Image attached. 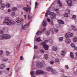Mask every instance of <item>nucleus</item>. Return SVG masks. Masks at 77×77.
<instances>
[{"label":"nucleus","mask_w":77,"mask_h":77,"mask_svg":"<svg viewBox=\"0 0 77 77\" xmlns=\"http://www.w3.org/2000/svg\"><path fill=\"white\" fill-rule=\"evenodd\" d=\"M42 46L46 50H48V45H47L45 43H42Z\"/></svg>","instance_id":"nucleus-9"},{"label":"nucleus","mask_w":77,"mask_h":77,"mask_svg":"<svg viewBox=\"0 0 77 77\" xmlns=\"http://www.w3.org/2000/svg\"><path fill=\"white\" fill-rule=\"evenodd\" d=\"M2 73H3V72L2 71H0V75H1Z\"/></svg>","instance_id":"nucleus-62"},{"label":"nucleus","mask_w":77,"mask_h":77,"mask_svg":"<svg viewBox=\"0 0 77 77\" xmlns=\"http://www.w3.org/2000/svg\"><path fill=\"white\" fill-rule=\"evenodd\" d=\"M42 24H43V26H44V27H45V26H47V23L46 20H44L43 22L42 23Z\"/></svg>","instance_id":"nucleus-18"},{"label":"nucleus","mask_w":77,"mask_h":77,"mask_svg":"<svg viewBox=\"0 0 77 77\" xmlns=\"http://www.w3.org/2000/svg\"><path fill=\"white\" fill-rule=\"evenodd\" d=\"M45 72L43 70H38L36 71L35 74L36 75L41 74H44Z\"/></svg>","instance_id":"nucleus-7"},{"label":"nucleus","mask_w":77,"mask_h":77,"mask_svg":"<svg viewBox=\"0 0 77 77\" xmlns=\"http://www.w3.org/2000/svg\"><path fill=\"white\" fill-rule=\"evenodd\" d=\"M54 32H55V33H57L58 32V29H54Z\"/></svg>","instance_id":"nucleus-47"},{"label":"nucleus","mask_w":77,"mask_h":77,"mask_svg":"<svg viewBox=\"0 0 77 77\" xmlns=\"http://www.w3.org/2000/svg\"><path fill=\"white\" fill-rule=\"evenodd\" d=\"M17 8L16 7H14V8H13L12 9V11H17Z\"/></svg>","instance_id":"nucleus-30"},{"label":"nucleus","mask_w":77,"mask_h":77,"mask_svg":"<svg viewBox=\"0 0 77 77\" xmlns=\"http://www.w3.org/2000/svg\"><path fill=\"white\" fill-rule=\"evenodd\" d=\"M53 74H56V73H57V71L55 69H53V71L51 72Z\"/></svg>","instance_id":"nucleus-34"},{"label":"nucleus","mask_w":77,"mask_h":77,"mask_svg":"<svg viewBox=\"0 0 77 77\" xmlns=\"http://www.w3.org/2000/svg\"><path fill=\"white\" fill-rule=\"evenodd\" d=\"M54 63V62L53 61H51L50 62V63L51 65H53V63Z\"/></svg>","instance_id":"nucleus-46"},{"label":"nucleus","mask_w":77,"mask_h":77,"mask_svg":"<svg viewBox=\"0 0 77 77\" xmlns=\"http://www.w3.org/2000/svg\"><path fill=\"white\" fill-rule=\"evenodd\" d=\"M9 69H10V68H6V70H7V71H9Z\"/></svg>","instance_id":"nucleus-56"},{"label":"nucleus","mask_w":77,"mask_h":77,"mask_svg":"<svg viewBox=\"0 0 77 77\" xmlns=\"http://www.w3.org/2000/svg\"><path fill=\"white\" fill-rule=\"evenodd\" d=\"M11 38V36L9 34H4L0 36V40H2L4 39H10Z\"/></svg>","instance_id":"nucleus-3"},{"label":"nucleus","mask_w":77,"mask_h":77,"mask_svg":"<svg viewBox=\"0 0 77 77\" xmlns=\"http://www.w3.org/2000/svg\"><path fill=\"white\" fill-rule=\"evenodd\" d=\"M66 38L65 40V42L66 44H69L71 42V40L69 38Z\"/></svg>","instance_id":"nucleus-13"},{"label":"nucleus","mask_w":77,"mask_h":77,"mask_svg":"<svg viewBox=\"0 0 77 77\" xmlns=\"http://www.w3.org/2000/svg\"><path fill=\"white\" fill-rule=\"evenodd\" d=\"M47 20L49 23H50V22H51V20H50V19H49V18H47Z\"/></svg>","instance_id":"nucleus-49"},{"label":"nucleus","mask_w":77,"mask_h":77,"mask_svg":"<svg viewBox=\"0 0 77 77\" xmlns=\"http://www.w3.org/2000/svg\"><path fill=\"white\" fill-rule=\"evenodd\" d=\"M3 3V1H2L1 0H0V4H2Z\"/></svg>","instance_id":"nucleus-61"},{"label":"nucleus","mask_w":77,"mask_h":77,"mask_svg":"<svg viewBox=\"0 0 77 77\" xmlns=\"http://www.w3.org/2000/svg\"><path fill=\"white\" fill-rule=\"evenodd\" d=\"M72 18L73 20H74L75 22H77V19L76 18V16H75V15H73Z\"/></svg>","instance_id":"nucleus-16"},{"label":"nucleus","mask_w":77,"mask_h":77,"mask_svg":"<svg viewBox=\"0 0 77 77\" xmlns=\"http://www.w3.org/2000/svg\"><path fill=\"white\" fill-rule=\"evenodd\" d=\"M60 71H61L62 72H64L65 71H64L63 69H61V70H60Z\"/></svg>","instance_id":"nucleus-54"},{"label":"nucleus","mask_w":77,"mask_h":77,"mask_svg":"<svg viewBox=\"0 0 77 77\" xmlns=\"http://www.w3.org/2000/svg\"><path fill=\"white\" fill-rule=\"evenodd\" d=\"M28 25H25L23 27V30H26V29H27Z\"/></svg>","instance_id":"nucleus-21"},{"label":"nucleus","mask_w":77,"mask_h":77,"mask_svg":"<svg viewBox=\"0 0 77 77\" xmlns=\"http://www.w3.org/2000/svg\"><path fill=\"white\" fill-rule=\"evenodd\" d=\"M6 7V5L4 4H2L1 5V7L0 8V9L1 10H3L4 8Z\"/></svg>","instance_id":"nucleus-12"},{"label":"nucleus","mask_w":77,"mask_h":77,"mask_svg":"<svg viewBox=\"0 0 77 77\" xmlns=\"http://www.w3.org/2000/svg\"><path fill=\"white\" fill-rule=\"evenodd\" d=\"M63 40V37H60L59 38V41L60 42H62Z\"/></svg>","instance_id":"nucleus-23"},{"label":"nucleus","mask_w":77,"mask_h":77,"mask_svg":"<svg viewBox=\"0 0 77 77\" xmlns=\"http://www.w3.org/2000/svg\"><path fill=\"white\" fill-rule=\"evenodd\" d=\"M38 5V3H37V2H35V9H36V8H37V6Z\"/></svg>","instance_id":"nucleus-41"},{"label":"nucleus","mask_w":77,"mask_h":77,"mask_svg":"<svg viewBox=\"0 0 77 77\" xmlns=\"http://www.w3.org/2000/svg\"><path fill=\"white\" fill-rule=\"evenodd\" d=\"M42 33V32L41 31H38L36 33V35H41V33Z\"/></svg>","instance_id":"nucleus-35"},{"label":"nucleus","mask_w":77,"mask_h":77,"mask_svg":"<svg viewBox=\"0 0 77 77\" xmlns=\"http://www.w3.org/2000/svg\"><path fill=\"white\" fill-rule=\"evenodd\" d=\"M34 48L35 49H37V48H38V47L37 46H36V45H35L34 46Z\"/></svg>","instance_id":"nucleus-53"},{"label":"nucleus","mask_w":77,"mask_h":77,"mask_svg":"<svg viewBox=\"0 0 77 77\" xmlns=\"http://www.w3.org/2000/svg\"><path fill=\"white\" fill-rule=\"evenodd\" d=\"M52 48L54 51H56V50H57V47L53 46Z\"/></svg>","instance_id":"nucleus-24"},{"label":"nucleus","mask_w":77,"mask_h":77,"mask_svg":"<svg viewBox=\"0 0 77 77\" xmlns=\"http://www.w3.org/2000/svg\"><path fill=\"white\" fill-rule=\"evenodd\" d=\"M47 42H48V41L47 40H45L44 42H42V44H46V43H47Z\"/></svg>","instance_id":"nucleus-44"},{"label":"nucleus","mask_w":77,"mask_h":77,"mask_svg":"<svg viewBox=\"0 0 77 77\" xmlns=\"http://www.w3.org/2000/svg\"><path fill=\"white\" fill-rule=\"evenodd\" d=\"M31 18V16L28 15V20H30Z\"/></svg>","instance_id":"nucleus-52"},{"label":"nucleus","mask_w":77,"mask_h":77,"mask_svg":"<svg viewBox=\"0 0 77 77\" xmlns=\"http://www.w3.org/2000/svg\"><path fill=\"white\" fill-rule=\"evenodd\" d=\"M20 44H19L18 45L17 48H19V47H20Z\"/></svg>","instance_id":"nucleus-59"},{"label":"nucleus","mask_w":77,"mask_h":77,"mask_svg":"<svg viewBox=\"0 0 77 77\" xmlns=\"http://www.w3.org/2000/svg\"><path fill=\"white\" fill-rule=\"evenodd\" d=\"M5 64H2L0 66V69H3L5 68Z\"/></svg>","instance_id":"nucleus-19"},{"label":"nucleus","mask_w":77,"mask_h":77,"mask_svg":"<svg viewBox=\"0 0 77 77\" xmlns=\"http://www.w3.org/2000/svg\"><path fill=\"white\" fill-rule=\"evenodd\" d=\"M48 15H50V17L51 20H53L54 18L56 17V14L53 12H50V11H48L45 14V16L46 17H48Z\"/></svg>","instance_id":"nucleus-2"},{"label":"nucleus","mask_w":77,"mask_h":77,"mask_svg":"<svg viewBox=\"0 0 77 77\" xmlns=\"http://www.w3.org/2000/svg\"><path fill=\"white\" fill-rule=\"evenodd\" d=\"M71 27L72 29V30H73V31H76V28L75 27V26H74V25H72Z\"/></svg>","instance_id":"nucleus-20"},{"label":"nucleus","mask_w":77,"mask_h":77,"mask_svg":"<svg viewBox=\"0 0 77 77\" xmlns=\"http://www.w3.org/2000/svg\"><path fill=\"white\" fill-rule=\"evenodd\" d=\"M3 54V51L1 50L0 51V56H2Z\"/></svg>","instance_id":"nucleus-37"},{"label":"nucleus","mask_w":77,"mask_h":77,"mask_svg":"<svg viewBox=\"0 0 77 77\" xmlns=\"http://www.w3.org/2000/svg\"><path fill=\"white\" fill-rule=\"evenodd\" d=\"M55 62H60L59 59H56L55 60Z\"/></svg>","instance_id":"nucleus-43"},{"label":"nucleus","mask_w":77,"mask_h":77,"mask_svg":"<svg viewBox=\"0 0 77 77\" xmlns=\"http://www.w3.org/2000/svg\"><path fill=\"white\" fill-rule=\"evenodd\" d=\"M52 32V33H53V29H51V30L50 31H48L46 32L45 34L47 35V36H48V35H50V32Z\"/></svg>","instance_id":"nucleus-10"},{"label":"nucleus","mask_w":77,"mask_h":77,"mask_svg":"<svg viewBox=\"0 0 77 77\" xmlns=\"http://www.w3.org/2000/svg\"><path fill=\"white\" fill-rule=\"evenodd\" d=\"M10 52L9 51H6V53H5V55L6 56H9V55H10Z\"/></svg>","instance_id":"nucleus-26"},{"label":"nucleus","mask_w":77,"mask_h":77,"mask_svg":"<svg viewBox=\"0 0 77 77\" xmlns=\"http://www.w3.org/2000/svg\"><path fill=\"white\" fill-rule=\"evenodd\" d=\"M41 52L42 53H44L45 51H44V50H41Z\"/></svg>","instance_id":"nucleus-57"},{"label":"nucleus","mask_w":77,"mask_h":77,"mask_svg":"<svg viewBox=\"0 0 77 77\" xmlns=\"http://www.w3.org/2000/svg\"><path fill=\"white\" fill-rule=\"evenodd\" d=\"M60 26L59 25H56V27H57V28H59Z\"/></svg>","instance_id":"nucleus-50"},{"label":"nucleus","mask_w":77,"mask_h":77,"mask_svg":"<svg viewBox=\"0 0 77 77\" xmlns=\"http://www.w3.org/2000/svg\"><path fill=\"white\" fill-rule=\"evenodd\" d=\"M66 14H70L71 11H70L69 9H67L66 10Z\"/></svg>","instance_id":"nucleus-22"},{"label":"nucleus","mask_w":77,"mask_h":77,"mask_svg":"<svg viewBox=\"0 0 77 77\" xmlns=\"http://www.w3.org/2000/svg\"><path fill=\"white\" fill-rule=\"evenodd\" d=\"M20 59V60H24V58H23V57L22 56H21Z\"/></svg>","instance_id":"nucleus-51"},{"label":"nucleus","mask_w":77,"mask_h":77,"mask_svg":"<svg viewBox=\"0 0 77 77\" xmlns=\"http://www.w3.org/2000/svg\"><path fill=\"white\" fill-rule=\"evenodd\" d=\"M58 3L59 4L60 6L62 7V4L61 3V2H60V0H59L58 1Z\"/></svg>","instance_id":"nucleus-27"},{"label":"nucleus","mask_w":77,"mask_h":77,"mask_svg":"<svg viewBox=\"0 0 77 77\" xmlns=\"http://www.w3.org/2000/svg\"><path fill=\"white\" fill-rule=\"evenodd\" d=\"M8 30V28H4V30Z\"/></svg>","instance_id":"nucleus-64"},{"label":"nucleus","mask_w":77,"mask_h":77,"mask_svg":"<svg viewBox=\"0 0 77 77\" xmlns=\"http://www.w3.org/2000/svg\"><path fill=\"white\" fill-rule=\"evenodd\" d=\"M65 67L66 69H69V66H68V65H65Z\"/></svg>","instance_id":"nucleus-38"},{"label":"nucleus","mask_w":77,"mask_h":77,"mask_svg":"<svg viewBox=\"0 0 77 77\" xmlns=\"http://www.w3.org/2000/svg\"><path fill=\"white\" fill-rule=\"evenodd\" d=\"M58 23L60 24H63L64 23V22L61 20H60L58 21Z\"/></svg>","instance_id":"nucleus-14"},{"label":"nucleus","mask_w":77,"mask_h":77,"mask_svg":"<svg viewBox=\"0 0 77 77\" xmlns=\"http://www.w3.org/2000/svg\"><path fill=\"white\" fill-rule=\"evenodd\" d=\"M73 41L74 42H77V37H75L73 39Z\"/></svg>","instance_id":"nucleus-31"},{"label":"nucleus","mask_w":77,"mask_h":77,"mask_svg":"<svg viewBox=\"0 0 77 77\" xmlns=\"http://www.w3.org/2000/svg\"><path fill=\"white\" fill-rule=\"evenodd\" d=\"M70 56L72 59H74V55L72 52H71L70 54Z\"/></svg>","instance_id":"nucleus-17"},{"label":"nucleus","mask_w":77,"mask_h":77,"mask_svg":"<svg viewBox=\"0 0 77 77\" xmlns=\"http://www.w3.org/2000/svg\"><path fill=\"white\" fill-rule=\"evenodd\" d=\"M61 53L62 56H64L66 54V51L65 50H62L61 52Z\"/></svg>","instance_id":"nucleus-15"},{"label":"nucleus","mask_w":77,"mask_h":77,"mask_svg":"<svg viewBox=\"0 0 77 77\" xmlns=\"http://www.w3.org/2000/svg\"><path fill=\"white\" fill-rule=\"evenodd\" d=\"M41 41V40L40 37H39L36 39V41L37 42H39V41Z\"/></svg>","instance_id":"nucleus-32"},{"label":"nucleus","mask_w":77,"mask_h":77,"mask_svg":"<svg viewBox=\"0 0 77 77\" xmlns=\"http://www.w3.org/2000/svg\"><path fill=\"white\" fill-rule=\"evenodd\" d=\"M46 30L47 29H46V28H44L42 29V30L41 31L42 33H43V32H44L46 31Z\"/></svg>","instance_id":"nucleus-39"},{"label":"nucleus","mask_w":77,"mask_h":77,"mask_svg":"<svg viewBox=\"0 0 77 77\" xmlns=\"http://www.w3.org/2000/svg\"><path fill=\"white\" fill-rule=\"evenodd\" d=\"M66 1L68 6L71 7L72 6V0H66Z\"/></svg>","instance_id":"nucleus-8"},{"label":"nucleus","mask_w":77,"mask_h":77,"mask_svg":"<svg viewBox=\"0 0 77 77\" xmlns=\"http://www.w3.org/2000/svg\"><path fill=\"white\" fill-rule=\"evenodd\" d=\"M31 75H33L35 74V72H32L31 73Z\"/></svg>","instance_id":"nucleus-48"},{"label":"nucleus","mask_w":77,"mask_h":77,"mask_svg":"<svg viewBox=\"0 0 77 77\" xmlns=\"http://www.w3.org/2000/svg\"><path fill=\"white\" fill-rule=\"evenodd\" d=\"M56 12H58L59 11V10L58 9H57L55 10Z\"/></svg>","instance_id":"nucleus-60"},{"label":"nucleus","mask_w":77,"mask_h":77,"mask_svg":"<svg viewBox=\"0 0 77 77\" xmlns=\"http://www.w3.org/2000/svg\"><path fill=\"white\" fill-rule=\"evenodd\" d=\"M64 17H68V14L67 13H65L64 14Z\"/></svg>","instance_id":"nucleus-40"},{"label":"nucleus","mask_w":77,"mask_h":77,"mask_svg":"<svg viewBox=\"0 0 77 77\" xmlns=\"http://www.w3.org/2000/svg\"><path fill=\"white\" fill-rule=\"evenodd\" d=\"M2 61L3 62H6V61H8V59L7 58H3L2 59Z\"/></svg>","instance_id":"nucleus-25"},{"label":"nucleus","mask_w":77,"mask_h":77,"mask_svg":"<svg viewBox=\"0 0 77 77\" xmlns=\"http://www.w3.org/2000/svg\"><path fill=\"white\" fill-rule=\"evenodd\" d=\"M5 6L8 8H9L11 7V4L9 3L7 4L6 5H5Z\"/></svg>","instance_id":"nucleus-29"},{"label":"nucleus","mask_w":77,"mask_h":77,"mask_svg":"<svg viewBox=\"0 0 77 77\" xmlns=\"http://www.w3.org/2000/svg\"><path fill=\"white\" fill-rule=\"evenodd\" d=\"M11 15L12 16H15V13L13 12L11 13Z\"/></svg>","instance_id":"nucleus-45"},{"label":"nucleus","mask_w":77,"mask_h":77,"mask_svg":"<svg viewBox=\"0 0 77 77\" xmlns=\"http://www.w3.org/2000/svg\"><path fill=\"white\" fill-rule=\"evenodd\" d=\"M8 12H10L11 11V10L10 9H9L8 10Z\"/></svg>","instance_id":"nucleus-55"},{"label":"nucleus","mask_w":77,"mask_h":77,"mask_svg":"<svg viewBox=\"0 0 77 77\" xmlns=\"http://www.w3.org/2000/svg\"><path fill=\"white\" fill-rule=\"evenodd\" d=\"M71 45L72 47H73V48L75 47V44H74V43H72L71 44Z\"/></svg>","instance_id":"nucleus-36"},{"label":"nucleus","mask_w":77,"mask_h":77,"mask_svg":"<svg viewBox=\"0 0 77 77\" xmlns=\"http://www.w3.org/2000/svg\"><path fill=\"white\" fill-rule=\"evenodd\" d=\"M74 49L75 50H77V47H75V46L74 47Z\"/></svg>","instance_id":"nucleus-58"},{"label":"nucleus","mask_w":77,"mask_h":77,"mask_svg":"<svg viewBox=\"0 0 77 77\" xmlns=\"http://www.w3.org/2000/svg\"><path fill=\"white\" fill-rule=\"evenodd\" d=\"M45 57L46 60H47L48 58V55H47V54H45Z\"/></svg>","instance_id":"nucleus-33"},{"label":"nucleus","mask_w":77,"mask_h":77,"mask_svg":"<svg viewBox=\"0 0 77 77\" xmlns=\"http://www.w3.org/2000/svg\"><path fill=\"white\" fill-rule=\"evenodd\" d=\"M5 22L6 23L8 26H11L12 24H14L15 22L12 20H10L8 17H6L5 18Z\"/></svg>","instance_id":"nucleus-1"},{"label":"nucleus","mask_w":77,"mask_h":77,"mask_svg":"<svg viewBox=\"0 0 77 77\" xmlns=\"http://www.w3.org/2000/svg\"><path fill=\"white\" fill-rule=\"evenodd\" d=\"M4 33V32L2 30H0V34L1 35H2L3 34V33Z\"/></svg>","instance_id":"nucleus-42"},{"label":"nucleus","mask_w":77,"mask_h":77,"mask_svg":"<svg viewBox=\"0 0 77 77\" xmlns=\"http://www.w3.org/2000/svg\"><path fill=\"white\" fill-rule=\"evenodd\" d=\"M36 57H37L35 56V55H34V57H33V58L34 59H35V58Z\"/></svg>","instance_id":"nucleus-63"},{"label":"nucleus","mask_w":77,"mask_h":77,"mask_svg":"<svg viewBox=\"0 0 77 77\" xmlns=\"http://www.w3.org/2000/svg\"><path fill=\"white\" fill-rule=\"evenodd\" d=\"M47 69L48 70V71H51V72L53 71V69L51 68L50 67L49 68H48Z\"/></svg>","instance_id":"nucleus-28"},{"label":"nucleus","mask_w":77,"mask_h":77,"mask_svg":"<svg viewBox=\"0 0 77 77\" xmlns=\"http://www.w3.org/2000/svg\"><path fill=\"white\" fill-rule=\"evenodd\" d=\"M26 6L27 7H24L23 8V9L25 11H26L27 13L28 12V11H29V12H30V9H31V7H30L29 6L28 7V6H29V5H26Z\"/></svg>","instance_id":"nucleus-4"},{"label":"nucleus","mask_w":77,"mask_h":77,"mask_svg":"<svg viewBox=\"0 0 77 77\" xmlns=\"http://www.w3.org/2000/svg\"><path fill=\"white\" fill-rule=\"evenodd\" d=\"M74 36L72 33L71 32H68L65 34V37L66 38H69L71 37H72Z\"/></svg>","instance_id":"nucleus-5"},{"label":"nucleus","mask_w":77,"mask_h":77,"mask_svg":"<svg viewBox=\"0 0 77 77\" xmlns=\"http://www.w3.org/2000/svg\"><path fill=\"white\" fill-rule=\"evenodd\" d=\"M44 63H45V62L42 61L41 62H39L38 64L37 63L36 65L37 67H38L39 68H42V65L44 64Z\"/></svg>","instance_id":"nucleus-6"},{"label":"nucleus","mask_w":77,"mask_h":77,"mask_svg":"<svg viewBox=\"0 0 77 77\" xmlns=\"http://www.w3.org/2000/svg\"><path fill=\"white\" fill-rule=\"evenodd\" d=\"M24 21L23 19H21L20 20H17L15 22V23H22Z\"/></svg>","instance_id":"nucleus-11"}]
</instances>
